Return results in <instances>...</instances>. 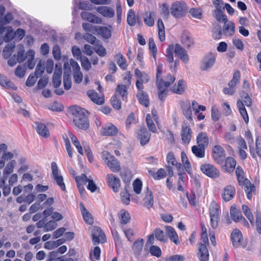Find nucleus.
I'll return each mask as SVG.
<instances>
[{
    "mask_svg": "<svg viewBox=\"0 0 261 261\" xmlns=\"http://www.w3.org/2000/svg\"><path fill=\"white\" fill-rule=\"evenodd\" d=\"M157 27L159 39L161 42H163L166 39L165 26L162 20L160 18L157 21Z\"/></svg>",
    "mask_w": 261,
    "mask_h": 261,
    "instance_id": "nucleus-42",
    "label": "nucleus"
},
{
    "mask_svg": "<svg viewBox=\"0 0 261 261\" xmlns=\"http://www.w3.org/2000/svg\"><path fill=\"white\" fill-rule=\"evenodd\" d=\"M170 11L171 14L175 18L185 16L188 12V6L184 2L176 1L172 4Z\"/></svg>",
    "mask_w": 261,
    "mask_h": 261,
    "instance_id": "nucleus-8",
    "label": "nucleus"
},
{
    "mask_svg": "<svg viewBox=\"0 0 261 261\" xmlns=\"http://www.w3.org/2000/svg\"><path fill=\"white\" fill-rule=\"evenodd\" d=\"M87 94L90 99L97 105H101L105 102L104 97L99 96L94 90H90L88 91Z\"/></svg>",
    "mask_w": 261,
    "mask_h": 261,
    "instance_id": "nucleus-35",
    "label": "nucleus"
},
{
    "mask_svg": "<svg viewBox=\"0 0 261 261\" xmlns=\"http://www.w3.org/2000/svg\"><path fill=\"white\" fill-rule=\"evenodd\" d=\"M136 137L140 141L141 146H144L148 144L150 140L151 134L144 126L141 127L136 132Z\"/></svg>",
    "mask_w": 261,
    "mask_h": 261,
    "instance_id": "nucleus-12",
    "label": "nucleus"
},
{
    "mask_svg": "<svg viewBox=\"0 0 261 261\" xmlns=\"http://www.w3.org/2000/svg\"><path fill=\"white\" fill-rule=\"evenodd\" d=\"M238 153L242 161L245 160L247 158V153L245 150L247 149V145L245 139L241 136L237 138Z\"/></svg>",
    "mask_w": 261,
    "mask_h": 261,
    "instance_id": "nucleus-15",
    "label": "nucleus"
},
{
    "mask_svg": "<svg viewBox=\"0 0 261 261\" xmlns=\"http://www.w3.org/2000/svg\"><path fill=\"white\" fill-rule=\"evenodd\" d=\"M237 165L236 160L231 156L227 157L224 160V169L229 173H232Z\"/></svg>",
    "mask_w": 261,
    "mask_h": 261,
    "instance_id": "nucleus-30",
    "label": "nucleus"
},
{
    "mask_svg": "<svg viewBox=\"0 0 261 261\" xmlns=\"http://www.w3.org/2000/svg\"><path fill=\"white\" fill-rule=\"evenodd\" d=\"M236 195V189L231 185H227L223 189L221 196L222 199L226 202L231 200Z\"/></svg>",
    "mask_w": 261,
    "mask_h": 261,
    "instance_id": "nucleus-20",
    "label": "nucleus"
},
{
    "mask_svg": "<svg viewBox=\"0 0 261 261\" xmlns=\"http://www.w3.org/2000/svg\"><path fill=\"white\" fill-rule=\"evenodd\" d=\"M180 106L183 115L187 120L193 121L192 109L195 113H199L200 111H204L206 108L204 106L199 105L196 100H192L191 103L189 100L181 101Z\"/></svg>",
    "mask_w": 261,
    "mask_h": 261,
    "instance_id": "nucleus-4",
    "label": "nucleus"
},
{
    "mask_svg": "<svg viewBox=\"0 0 261 261\" xmlns=\"http://www.w3.org/2000/svg\"><path fill=\"white\" fill-rule=\"evenodd\" d=\"M118 129L117 127L112 123H108L102 126L100 134L102 136H115L117 135Z\"/></svg>",
    "mask_w": 261,
    "mask_h": 261,
    "instance_id": "nucleus-16",
    "label": "nucleus"
},
{
    "mask_svg": "<svg viewBox=\"0 0 261 261\" xmlns=\"http://www.w3.org/2000/svg\"><path fill=\"white\" fill-rule=\"evenodd\" d=\"M154 16L155 13L153 11L145 12L143 15L145 24L149 27H153L154 24Z\"/></svg>",
    "mask_w": 261,
    "mask_h": 261,
    "instance_id": "nucleus-37",
    "label": "nucleus"
},
{
    "mask_svg": "<svg viewBox=\"0 0 261 261\" xmlns=\"http://www.w3.org/2000/svg\"><path fill=\"white\" fill-rule=\"evenodd\" d=\"M138 90L136 96L139 103L145 107H148L149 105V98L148 94L143 91V89Z\"/></svg>",
    "mask_w": 261,
    "mask_h": 261,
    "instance_id": "nucleus-32",
    "label": "nucleus"
},
{
    "mask_svg": "<svg viewBox=\"0 0 261 261\" xmlns=\"http://www.w3.org/2000/svg\"><path fill=\"white\" fill-rule=\"evenodd\" d=\"M123 232H124L127 240L130 242H133L135 238V232L133 228H125L122 227Z\"/></svg>",
    "mask_w": 261,
    "mask_h": 261,
    "instance_id": "nucleus-60",
    "label": "nucleus"
},
{
    "mask_svg": "<svg viewBox=\"0 0 261 261\" xmlns=\"http://www.w3.org/2000/svg\"><path fill=\"white\" fill-rule=\"evenodd\" d=\"M137 120L136 118L135 115L134 113H130L126 118L125 125L127 128H129L132 124H136Z\"/></svg>",
    "mask_w": 261,
    "mask_h": 261,
    "instance_id": "nucleus-64",
    "label": "nucleus"
},
{
    "mask_svg": "<svg viewBox=\"0 0 261 261\" xmlns=\"http://www.w3.org/2000/svg\"><path fill=\"white\" fill-rule=\"evenodd\" d=\"M192 130L189 125L184 123L182 125L181 137L185 144H189L192 138Z\"/></svg>",
    "mask_w": 261,
    "mask_h": 261,
    "instance_id": "nucleus-22",
    "label": "nucleus"
},
{
    "mask_svg": "<svg viewBox=\"0 0 261 261\" xmlns=\"http://www.w3.org/2000/svg\"><path fill=\"white\" fill-rule=\"evenodd\" d=\"M220 206L215 201L211 203L209 214L210 217L211 225L213 228H216L218 226L220 220Z\"/></svg>",
    "mask_w": 261,
    "mask_h": 261,
    "instance_id": "nucleus-7",
    "label": "nucleus"
},
{
    "mask_svg": "<svg viewBox=\"0 0 261 261\" xmlns=\"http://www.w3.org/2000/svg\"><path fill=\"white\" fill-rule=\"evenodd\" d=\"M224 35L227 36H232L235 33V25L232 21L224 23L223 29Z\"/></svg>",
    "mask_w": 261,
    "mask_h": 261,
    "instance_id": "nucleus-41",
    "label": "nucleus"
},
{
    "mask_svg": "<svg viewBox=\"0 0 261 261\" xmlns=\"http://www.w3.org/2000/svg\"><path fill=\"white\" fill-rule=\"evenodd\" d=\"M166 161L168 166L175 167L177 171L183 170L181 164L177 162L173 152H169L166 156Z\"/></svg>",
    "mask_w": 261,
    "mask_h": 261,
    "instance_id": "nucleus-27",
    "label": "nucleus"
},
{
    "mask_svg": "<svg viewBox=\"0 0 261 261\" xmlns=\"http://www.w3.org/2000/svg\"><path fill=\"white\" fill-rule=\"evenodd\" d=\"M101 157L105 164L113 172L117 173L121 170L120 162L108 151H103L101 153Z\"/></svg>",
    "mask_w": 261,
    "mask_h": 261,
    "instance_id": "nucleus-6",
    "label": "nucleus"
},
{
    "mask_svg": "<svg viewBox=\"0 0 261 261\" xmlns=\"http://www.w3.org/2000/svg\"><path fill=\"white\" fill-rule=\"evenodd\" d=\"M173 52L178 58L185 64L189 61V57L187 51L180 44H172L168 46L166 49L167 61L169 64H172L173 62Z\"/></svg>",
    "mask_w": 261,
    "mask_h": 261,
    "instance_id": "nucleus-3",
    "label": "nucleus"
},
{
    "mask_svg": "<svg viewBox=\"0 0 261 261\" xmlns=\"http://www.w3.org/2000/svg\"><path fill=\"white\" fill-rule=\"evenodd\" d=\"M143 201L144 206L147 208L152 207L153 205V196L152 192L148 187H147L143 193Z\"/></svg>",
    "mask_w": 261,
    "mask_h": 261,
    "instance_id": "nucleus-21",
    "label": "nucleus"
},
{
    "mask_svg": "<svg viewBox=\"0 0 261 261\" xmlns=\"http://www.w3.org/2000/svg\"><path fill=\"white\" fill-rule=\"evenodd\" d=\"M118 217L119 220L121 228H122V227H124L125 225L129 223L131 220L129 213L124 209L120 210L119 213L118 214Z\"/></svg>",
    "mask_w": 261,
    "mask_h": 261,
    "instance_id": "nucleus-33",
    "label": "nucleus"
},
{
    "mask_svg": "<svg viewBox=\"0 0 261 261\" xmlns=\"http://www.w3.org/2000/svg\"><path fill=\"white\" fill-rule=\"evenodd\" d=\"M116 57L117 58V63L119 67L123 70L126 69L127 64L125 58L123 55L121 53H119L116 54Z\"/></svg>",
    "mask_w": 261,
    "mask_h": 261,
    "instance_id": "nucleus-56",
    "label": "nucleus"
},
{
    "mask_svg": "<svg viewBox=\"0 0 261 261\" xmlns=\"http://www.w3.org/2000/svg\"><path fill=\"white\" fill-rule=\"evenodd\" d=\"M69 110L73 116V123L78 128L82 130L89 128V121L85 114V109L77 106H72L69 108Z\"/></svg>",
    "mask_w": 261,
    "mask_h": 261,
    "instance_id": "nucleus-2",
    "label": "nucleus"
},
{
    "mask_svg": "<svg viewBox=\"0 0 261 261\" xmlns=\"http://www.w3.org/2000/svg\"><path fill=\"white\" fill-rule=\"evenodd\" d=\"M234 170L238 185L240 186H243L244 182L248 180V179L246 177L245 172L243 168L240 165L237 166Z\"/></svg>",
    "mask_w": 261,
    "mask_h": 261,
    "instance_id": "nucleus-25",
    "label": "nucleus"
},
{
    "mask_svg": "<svg viewBox=\"0 0 261 261\" xmlns=\"http://www.w3.org/2000/svg\"><path fill=\"white\" fill-rule=\"evenodd\" d=\"M216 62V56L212 53H210L204 57L200 68L205 71L212 67Z\"/></svg>",
    "mask_w": 261,
    "mask_h": 261,
    "instance_id": "nucleus-17",
    "label": "nucleus"
},
{
    "mask_svg": "<svg viewBox=\"0 0 261 261\" xmlns=\"http://www.w3.org/2000/svg\"><path fill=\"white\" fill-rule=\"evenodd\" d=\"M230 239L233 246L238 248L241 246L243 239L241 231L238 229H234L231 233Z\"/></svg>",
    "mask_w": 261,
    "mask_h": 261,
    "instance_id": "nucleus-19",
    "label": "nucleus"
},
{
    "mask_svg": "<svg viewBox=\"0 0 261 261\" xmlns=\"http://www.w3.org/2000/svg\"><path fill=\"white\" fill-rule=\"evenodd\" d=\"M212 155L217 164H221L225 157V150L220 145H215L212 149Z\"/></svg>",
    "mask_w": 261,
    "mask_h": 261,
    "instance_id": "nucleus-14",
    "label": "nucleus"
},
{
    "mask_svg": "<svg viewBox=\"0 0 261 261\" xmlns=\"http://www.w3.org/2000/svg\"><path fill=\"white\" fill-rule=\"evenodd\" d=\"M135 75L137 78L136 82V86L138 90L144 89V83H147L150 80L149 75L144 72L141 71L139 69L135 70Z\"/></svg>",
    "mask_w": 261,
    "mask_h": 261,
    "instance_id": "nucleus-11",
    "label": "nucleus"
},
{
    "mask_svg": "<svg viewBox=\"0 0 261 261\" xmlns=\"http://www.w3.org/2000/svg\"><path fill=\"white\" fill-rule=\"evenodd\" d=\"M181 41L187 47H190L194 44L193 38L187 33H184L181 35Z\"/></svg>",
    "mask_w": 261,
    "mask_h": 261,
    "instance_id": "nucleus-53",
    "label": "nucleus"
},
{
    "mask_svg": "<svg viewBox=\"0 0 261 261\" xmlns=\"http://www.w3.org/2000/svg\"><path fill=\"white\" fill-rule=\"evenodd\" d=\"M68 135L71 140V141H72L73 144L76 148L78 152L80 154L83 155L84 153H83V148L81 145L80 141L77 139V137L71 132H68Z\"/></svg>",
    "mask_w": 261,
    "mask_h": 261,
    "instance_id": "nucleus-51",
    "label": "nucleus"
},
{
    "mask_svg": "<svg viewBox=\"0 0 261 261\" xmlns=\"http://www.w3.org/2000/svg\"><path fill=\"white\" fill-rule=\"evenodd\" d=\"M106 181L109 187L115 193L119 192L121 186V181L118 176L112 173L108 174L106 176Z\"/></svg>",
    "mask_w": 261,
    "mask_h": 261,
    "instance_id": "nucleus-10",
    "label": "nucleus"
},
{
    "mask_svg": "<svg viewBox=\"0 0 261 261\" xmlns=\"http://www.w3.org/2000/svg\"><path fill=\"white\" fill-rule=\"evenodd\" d=\"M80 207L85 223L89 225H92L94 223L93 217L89 211L86 209L83 202L80 203Z\"/></svg>",
    "mask_w": 261,
    "mask_h": 261,
    "instance_id": "nucleus-26",
    "label": "nucleus"
},
{
    "mask_svg": "<svg viewBox=\"0 0 261 261\" xmlns=\"http://www.w3.org/2000/svg\"><path fill=\"white\" fill-rule=\"evenodd\" d=\"M96 12L104 17L111 18L115 16V10L110 7L101 6L96 8Z\"/></svg>",
    "mask_w": 261,
    "mask_h": 261,
    "instance_id": "nucleus-23",
    "label": "nucleus"
},
{
    "mask_svg": "<svg viewBox=\"0 0 261 261\" xmlns=\"http://www.w3.org/2000/svg\"><path fill=\"white\" fill-rule=\"evenodd\" d=\"M242 211L249 221L251 224L253 226L254 225V219L252 213L249 208V207L246 204H243L242 205Z\"/></svg>",
    "mask_w": 261,
    "mask_h": 261,
    "instance_id": "nucleus-52",
    "label": "nucleus"
},
{
    "mask_svg": "<svg viewBox=\"0 0 261 261\" xmlns=\"http://www.w3.org/2000/svg\"><path fill=\"white\" fill-rule=\"evenodd\" d=\"M200 240L197 245V256L200 261H209V242L207 229L203 222L200 223Z\"/></svg>",
    "mask_w": 261,
    "mask_h": 261,
    "instance_id": "nucleus-1",
    "label": "nucleus"
},
{
    "mask_svg": "<svg viewBox=\"0 0 261 261\" xmlns=\"http://www.w3.org/2000/svg\"><path fill=\"white\" fill-rule=\"evenodd\" d=\"M128 86L123 84H118L115 89L114 94L121 98L122 100H125L128 95Z\"/></svg>",
    "mask_w": 261,
    "mask_h": 261,
    "instance_id": "nucleus-29",
    "label": "nucleus"
},
{
    "mask_svg": "<svg viewBox=\"0 0 261 261\" xmlns=\"http://www.w3.org/2000/svg\"><path fill=\"white\" fill-rule=\"evenodd\" d=\"M200 169L201 171L207 176L217 178L220 175L219 170L213 165L208 163L202 164Z\"/></svg>",
    "mask_w": 261,
    "mask_h": 261,
    "instance_id": "nucleus-9",
    "label": "nucleus"
},
{
    "mask_svg": "<svg viewBox=\"0 0 261 261\" xmlns=\"http://www.w3.org/2000/svg\"><path fill=\"white\" fill-rule=\"evenodd\" d=\"M176 77L170 73H165L163 75V66H158L156 72V85L160 88H169L175 81Z\"/></svg>",
    "mask_w": 261,
    "mask_h": 261,
    "instance_id": "nucleus-5",
    "label": "nucleus"
},
{
    "mask_svg": "<svg viewBox=\"0 0 261 261\" xmlns=\"http://www.w3.org/2000/svg\"><path fill=\"white\" fill-rule=\"evenodd\" d=\"M0 85L7 89L16 90V86L5 75L0 74Z\"/></svg>",
    "mask_w": 261,
    "mask_h": 261,
    "instance_id": "nucleus-39",
    "label": "nucleus"
},
{
    "mask_svg": "<svg viewBox=\"0 0 261 261\" xmlns=\"http://www.w3.org/2000/svg\"><path fill=\"white\" fill-rule=\"evenodd\" d=\"M148 173L155 180L163 179L167 175V173L163 168H160L156 172L149 170Z\"/></svg>",
    "mask_w": 261,
    "mask_h": 261,
    "instance_id": "nucleus-45",
    "label": "nucleus"
},
{
    "mask_svg": "<svg viewBox=\"0 0 261 261\" xmlns=\"http://www.w3.org/2000/svg\"><path fill=\"white\" fill-rule=\"evenodd\" d=\"M181 160L184 167L186 172L191 174L192 173V168L191 164L188 160L187 154L184 151L181 152Z\"/></svg>",
    "mask_w": 261,
    "mask_h": 261,
    "instance_id": "nucleus-47",
    "label": "nucleus"
},
{
    "mask_svg": "<svg viewBox=\"0 0 261 261\" xmlns=\"http://www.w3.org/2000/svg\"><path fill=\"white\" fill-rule=\"evenodd\" d=\"M159 92H158V98L162 102H164L167 95L168 93V90L167 88H160V87H157Z\"/></svg>",
    "mask_w": 261,
    "mask_h": 261,
    "instance_id": "nucleus-63",
    "label": "nucleus"
},
{
    "mask_svg": "<svg viewBox=\"0 0 261 261\" xmlns=\"http://www.w3.org/2000/svg\"><path fill=\"white\" fill-rule=\"evenodd\" d=\"M53 176L58 185L63 191H66V186L64 182L63 178L62 175L59 174V170L57 164L53 162L51 164Z\"/></svg>",
    "mask_w": 261,
    "mask_h": 261,
    "instance_id": "nucleus-13",
    "label": "nucleus"
},
{
    "mask_svg": "<svg viewBox=\"0 0 261 261\" xmlns=\"http://www.w3.org/2000/svg\"><path fill=\"white\" fill-rule=\"evenodd\" d=\"M189 13L191 17L196 19H201L203 17V11L201 8H191Z\"/></svg>",
    "mask_w": 261,
    "mask_h": 261,
    "instance_id": "nucleus-50",
    "label": "nucleus"
},
{
    "mask_svg": "<svg viewBox=\"0 0 261 261\" xmlns=\"http://www.w3.org/2000/svg\"><path fill=\"white\" fill-rule=\"evenodd\" d=\"M206 149L197 145H193L191 147V151L193 154L197 158L201 159L205 155Z\"/></svg>",
    "mask_w": 261,
    "mask_h": 261,
    "instance_id": "nucleus-43",
    "label": "nucleus"
},
{
    "mask_svg": "<svg viewBox=\"0 0 261 261\" xmlns=\"http://www.w3.org/2000/svg\"><path fill=\"white\" fill-rule=\"evenodd\" d=\"M94 233L92 234V240L94 244H99L101 241L103 243L106 241L105 235L101 229L96 227L94 228Z\"/></svg>",
    "mask_w": 261,
    "mask_h": 261,
    "instance_id": "nucleus-31",
    "label": "nucleus"
},
{
    "mask_svg": "<svg viewBox=\"0 0 261 261\" xmlns=\"http://www.w3.org/2000/svg\"><path fill=\"white\" fill-rule=\"evenodd\" d=\"M81 16L83 20L92 23H99L101 21V18L90 12L83 11L81 13Z\"/></svg>",
    "mask_w": 261,
    "mask_h": 261,
    "instance_id": "nucleus-36",
    "label": "nucleus"
},
{
    "mask_svg": "<svg viewBox=\"0 0 261 261\" xmlns=\"http://www.w3.org/2000/svg\"><path fill=\"white\" fill-rule=\"evenodd\" d=\"M36 130L38 134L44 138H48L50 136L49 131L47 126L42 123H37Z\"/></svg>",
    "mask_w": 261,
    "mask_h": 261,
    "instance_id": "nucleus-40",
    "label": "nucleus"
},
{
    "mask_svg": "<svg viewBox=\"0 0 261 261\" xmlns=\"http://www.w3.org/2000/svg\"><path fill=\"white\" fill-rule=\"evenodd\" d=\"M153 121L151 115L150 114H147L146 116V122L147 127L150 132L153 133H156L158 130Z\"/></svg>",
    "mask_w": 261,
    "mask_h": 261,
    "instance_id": "nucleus-55",
    "label": "nucleus"
},
{
    "mask_svg": "<svg viewBox=\"0 0 261 261\" xmlns=\"http://www.w3.org/2000/svg\"><path fill=\"white\" fill-rule=\"evenodd\" d=\"M15 45L13 44H7L4 47L3 52V56L5 59H8L10 57L13 52Z\"/></svg>",
    "mask_w": 261,
    "mask_h": 261,
    "instance_id": "nucleus-59",
    "label": "nucleus"
},
{
    "mask_svg": "<svg viewBox=\"0 0 261 261\" xmlns=\"http://www.w3.org/2000/svg\"><path fill=\"white\" fill-rule=\"evenodd\" d=\"M187 87L186 82L183 79H180L177 83L170 87V91L174 94L182 95L185 92Z\"/></svg>",
    "mask_w": 261,
    "mask_h": 261,
    "instance_id": "nucleus-18",
    "label": "nucleus"
},
{
    "mask_svg": "<svg viewBox=\"0 0 261 261\" xmlns=\"http://www.w3.org/2000/svg\"><path fill=\"white\" fill-rule=\"evenodd\" d=\"M224 11L214 12V15L217 21H222L225 23L227 22V17L224 13Z\"/></svg>",
    "mask_w": 261,
    "mask_h": 261,
    "instance_id": "nucleus-62",
    "label": "nucleus"
},
{
    "mask_svg": "<svg viewBox=\"0 0 261 261\" xmlns=\"http://www.w3.org/2000/svg\"><path fill=\"white\" fill-rule=\"evenodd\" d=\"M155 238L159 241L163 243H167L168 241V237L163 230L160 228H156L154 230Z\"/></svg>",
    "mask_w": 261,
    "mask_h": 261,
    "instance_id": "nucleus-49",
    "label": "nucleus"
},
{
    "mask_svg": "<svg viewBox=\"0 0 261 261\" xmlns=\"http://www.w3.org/2000/svg\"><path fill=\"white\" fill-rule=\"evenodd\" d=\"M121 98L114 94L111 98V103L116 110H119L121 108Z\"/></svg>",
    "mask_w": 261,
    "mask_h": 261,
    "instance_id": "nucleus-58",
    "label": "nucleus"
},
{
    "mask_svg": "<svg viewBox=\"0 0 261 261\" xmlns=\"http://www.w3.org/2000/svg\"><path fill=\"white\" fill-rule=\"evenodd\" d=\"M249 151L251 155L253 158H256V156L261 158V136H257L255 139V147L249 145Z\"/></svg>",
    "mask_w": 261,
    "mask_h": 261,
    "instance_id": "nucleus-24",
    "label": "nucleus"
},
{
    "mask_svg": "<svg viewBox=\"0 0 261 261\" xmlns=\"http://www.w3.org/2000/svg\"><path fill=\"white\" fill-rule=\"evenodd\" d=\"M62 74V70L61 68H59L55 71L53 76V84L55 88H58L61 85Z\"/></svg>",
    "mask_w": 261,
    "mask_h": 261,
    "instance_id": "nucleus-48",
    "label": "nucleus"
},
{
    "mask_svg": "<svg viewBox=\"0 0 261 261\" xmlns=\"http://www.w3.org/2000/svg\"><path fill=\"white\" fill-rule=\"evenodd\" d=\"M144 245V240L140 238L134 242L132 246V249L137 255H140Z\"/></svg>",
    "mask_w": 261,
    "mask_h": 261,
    "instance_id": "nucleus-44",
    "label": "nucleus"
},
{
    "mask_svg": "<svg viewBox=\"0 0 261 261\" xmlns=\"http://www.w3.org/2000/svg\"><path fill=\"white\" fill-rule=\"evenodd\" d=\"M93 49L100 57H105L107 54L106 48L101 44L99 43H96L94 45Z\"/></svg>",
    "mask_w": 261,
    "mask_h": 261,
    "instance_id": "nucleus-61",
    "label": "nucleus"
},
{
    "mask_svg": "<svg viewBox=\"0 0 261 261\" xmlns=\"http://www.w3.org/2000/svg\"><path fill=\"white\" fill-rule=\"evenodd\" d=\"M197 145L206 149L209 144V138L207 134L204 132H201L196 137Z\"/></svg>",
    "mask_w": 261,
    "mask_h": 261,
    "instance_id": "nucleus-28",
    "label": "nucleus"
},
{
    "mask_svg": "<svg viewBox=\"0 0 261 261\" xmlns=\"http://www.w3.org/2000/svg\"><path fill=\"white\" fill-rule=\"evenodd\" d=\"M230 214L231 219L236 223L240 221L241 218H243L241 211L234 206H231Z\"/></svg>",
    "mask_w": 261,
    "mask_h": 261,
    "instance_id": "nucleus-46",
    "label": "nucleus"
},
{
    "mask_svg": "<svg viewBox=\"0 0 261 261\" xmlns=\"http://www.w3.org/2000/svg\"><path fill=\"white\" fill-rule=\"evenodd\" d=\"M243 186H244V190L246 194L247 198L249 200H251L253 195L256 193L255 186L254 184H251L249 179L244 182Z\"/></svg>",
    "mask_w": 261,
    "mask_h": 261,
    "instance_id": "nucleus-34",
    "label": "nucleus"
},
{
    "mask_svg": "<svg viewBox=\"0 0 261 261\" xmlns=\"http://www.w3.org/2000/svg\"><path fill=\"white\" fill-rule=\"evenodd\" d=\"M237 107L238 108L239 112L243 118L246 124H248L249 122V116L247 112V110L245 107L244 106V103L243 101L239 99L237 102Z\"/></svg>",
    "mask_w": 261,
    "mask_h": 261,
    "instance_id": "nucleus-38",
    "label": "nucleus"
},
{
    "mask_svg": "<svg viewBox=\"0 0 261 261\" xmlns=\"http://www.w3.org/2000/svg\"><path fill=\"white\" fill-rule=\"evenodd\" d=\"M127 22L129 26H135L137 23V19L135 12L134 10L129 9L127 14Z\"/></svg>",
    "mask_w": 261,
    "mask_h": 261,
    "instance_id": "nucleus-54",
    "label": "nucleus"
},
{
    "mask_svg": "<svg viewBox=\"0 0 261 261\" xmlns=\"http://www.w3.org/2000/svg\"><path fill=\"white\" fill-rule=\"evenodd\" d=\"M101 249L98 246H96L93 250L89 253V257L92 261L98 260L100 259Z\"/></svg>",
    "mask_w": 261,
    "mask_h": 261,
    "instance_id": "nucleus-57",
    "label": "nucleus"
}]
</instances>
